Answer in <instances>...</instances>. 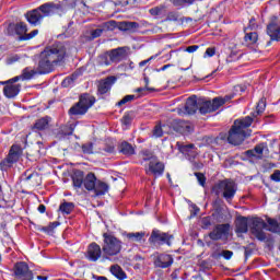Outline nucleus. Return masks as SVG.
Returning <instances> with one entry per match:
<instances>
[{"mask_svg":"<svg viewBox=\"0 0 280 280\" xmlns=\"http://www.w3.org/2000/svg\"><path fill=\"white\" fill-rule=\"evenodd\" d=\"M66 59L67 46H65L62 43L56 42L55 44L45 47L39 54L38 73H51L56 67L63 65Z\"/></svg>","mask_w":280,"mask_h":280,"instance_id":"f257e3e1","label":"nucleus"},{"mask_svg":"<svg viewBox=\"0 0 280 280\" xmlns=\"http://www.w3.org/2000/svg\"><path fill=\"white\" fill-rule=\"evenodd\" d=\"M58 12H65V2H46L36 9L27 11L24 16L30 25L38 27L44 19L54 16Z\"/></svg>","mask_w":280,"mask_h":280,"instance_id":"f03ea898","label":"nucleus"},{"mask_svg":"<svg viewBox=\"0 0 280 280\" xmlns=\"http://www.w3.org/2000/svg\"><path fill=\"white\" fill-rule=\"evenodd\" d=\"M250 126H253V117L250 116L236 119L229 131L228 142L231 145L243 143L244 139L250 137V130H248Z\"/></svg>","mask_w":280,"mask_h":280,"instance_id":"7ed1b4c3","label":"nucleus"},{"mask_svg":"<svg viewBox=\"0 0 280 280\" xmlns=\"http://www.w3.org/2000/svg\"><path fill=\"white\" fill-rule=\"evenodd\" d=\"M124 249V242L110 233L103 234V261H117V256Z\"/></svg>","mask_w":280,"mask_h":280,"instance_id":"20e7f679","label":"nucleus"},{"mask_svg":"<svg viewBox=\"0 0 280 280\" xmlns=\"http://www.w3.org/2000/svg\"><path fill=\"white\" fill-rule=\"evenodd\" d=\"M140 165L144 166V172L148 176H154V178L161 177L163 172H165V164L148 150H143L140 153Z\"/></svg>","mask_w":280,"mask_h":280,"instance_id":"39448f33","label":"nucleus"},{"mask_svg":"<svg viewBox=\"0 0 280 280\" xmlns=\"http://www.w3.org/2000/svg\"><path fill=\"white\" fill-rule=\"evenodd\" d=\"M212 194L222 196L224 200H233L237 194V184L233 179L219 180L213 185Z\"/></svg>","mask_w":280,"mask_h":280,"instance_id":"423d86ee","label":"nucleus"},{"mask_svg":"<svg viewBox=\"0 0 280 280\" xmlns=\"http://www.w3.org/2000/svg\"><path fill=\"white\" fill-rule=\"evenodd\" d=\"M233 96L225 95L224 97L218 96L212 101L199 100V113L200 115H207L209 113H215L220 107L224 106L226 102H231Z\"/></svg>","mask_w":280,"mask_h":280,"instance_id":"0eeeda50","label":"nucleus"},{"mask_svg":"<svg viewBox=\"0 0 280 280\" xmlns=\"http://www.w3.org/2000/svg\"><path fill=\"white\" fill-rule=\"evenodd\" d=\"M248 226L252 235L256 237L259 242H266L268 240V236H266V232L268 231V223L264 221V219L259 217H255L248 220Z\"/></svg>","mask_w":280,"mask_h":280,"instance_id":"6e6552de","label":"nucleus"},{"mask_svg":"<svg viewBox=\"0 0 280 280\" xmlns=\"http://www.w3.org/2000/svg\"><path fill=\"white\" fill-rule=\"evenodd\" d=\"M95 96L91 94H82L79 98V102L69 109V115H86L89 108L95 104Z\"/></svg>","mask_w":280,"mask_h":280,"instance_id":"1a4fd4ad","label":"nucleus"},{"mask_svg":"<svg viewBox=\"0 0 280 280\" xmlns=\"http://www.w3.org/2000/svg\"><path fill=\"white\" fill-rule=\"evenodd\" d=\"M21 147L13 144L9 151L8 156L0 162V167L3 172H8L10 167L18 163L19 159H21Z\"/></svg>","mask_w":280,"mask_h":280,"instance_id":"9d476101","label":"nucleus"},{"mask_svg":"<svg viewBox=\"0 0 280 280\" xmlns=\"http://www.w3.org/2000/svg\"><path fill=\"white\" fill-rule=\"evenodd\" d=\"M172 240H174V236L170 233L153 230L149 237V244H152L153 246H163L165 244L166 246H172Z\"/></svg>","mask_w":280,"mask_h":280,"instance_id":"9b49d317","label":"nucleus"},{"mask_svg":"<svg viewBox=\"0 0 280 280\" xmlns=\"http://www.w3.org/2000/svg\"><path fill=\"white\" fill-rule=\"evenodd\" d=\"M27 32L28 28L25 22L10 23L7 27L8 36H19V40H21V36H25Z\"/></svg>","mask_w":280,"mask_h":280,"instance_id":"f8f14e48","label":"nucleus"},{"mask_svg":"<svg viewBox=\"0 0 280 280\" xmlns=\"http://www.w3.org/2000/svg\"><path fill=\"white\" fill-rule=\"evenodd\" d=\"M177 148L184 156L190 161V163H194L196 160V156H198V149H196V145L194 144H185L183 142H177Z\"/></svg>","mask_w":280,"mask_h":280,"instance_id":"ddd939ff","label":"nucleus"},{"mask_svg":"<svg viewBox=\"0 0 280 280\" xmlns=\"http://www.w3.org/2000/svg\"><path fill=\"white\" fill-rule=\"evenodd\" d=\"M34 75H42L40 72H38V66L37 69H30V68H25L22 71L21 75L14 77L8 81H0V84L5 85L10 82H19V80H32V78H34Z\"/></svg>","mask_w":280,"mask_h":280,"instance_id":"4468645a","label":"nucleus"},{"mask_svg":"<svg viewBox=\"0 0 280 280\" xmlns=\"http://www.w3.org/2000/svg\"><path fill=\"white\" fill-rule=\"evenodd\" d=\"M229 229L231 225L229 224H218L212 232L209 233L210 240L218 242V240H222V237H226L229 235Z\"/></svg>","mask_w":280,"mask_h":280,"instance_id":"2eb2a0df","label":"nucleus"},{"mask_svg":"<svg viewBox=\"0 0 280 280\" xmlns=\"http://www.w3.org/2000/svg\"><path fill=\"white\" fill-rule=\"evenodd\" d=\"M102 247L97 243H91L88 246L85 257L89 261H97L102 257Z\"/></svg>","mask_w":280,"mask_h":280,"instance_id":"dca6fc26","label":"nucleus"},{"mask_svg":"<svg viewBox=\"0 0 280 280\" xmlns=\"http://www.w3.org/2000/svg\"><path fill=\"white\" fill-rule=\"evenodd\" d=\"M174 264V257L170 254H159L154 260L156 268H170Z\"/></svg>","mask_w":280,"mask_h":280,"instance_id":"f3484780","label":"nucleus"},{"mask_svg":"<svg viewBox=\"0 0 280 280\" xmlns=\"http://www.w3.org/2000/svg\"><path fill=\"white\" fill-rule=\"evenodd\" d=\"M115 82H117V78L115 77H107L105 80L100 81L97 88L98 95H106V93L113 89Z\"/></svg>","mask_w":280,"mask_h":280,"instance_id":"a211bd4d","label":"nucleus"},{"mask_svg":"<svg viewBox=\"0 0 280 280\" xmlns=\"http://www.w3.org/2000/svg\"><path fill=\"white\" fill-rule=\"evenodd\" d=\"M7 84L3 88V95H5L9 100H12V97H16L19 93H21V85L14 84V82L4 83Z\"/></svg>","mask_w":280,"mask_h":280,"instance_id":"6ab92c4d","label":"nucleus"},{"mask_svg":"<svg viewBox=\"0 0 280 280\" xmlns=\"http://www.w3.org/2000/svg\"><path fill=\"white\" fill-rule=\"evenodd\" d=\"M264 150H268V145L259 143L253 150H247L245 153L248 159H264Z\"/></svg>","mask_w":280,"mask_h":280,"instance_id":"aec40b11","label":"nucleus"},{"mask_svg":"<svg viewBox=\"0 0 280 280\" xmlns=\"http://www.w3.org/2000/svg\"><path fill=\"white\" fill-rule=\"evenodd\" d=\"M110 60L112 62H121V60H126L128 58V52L126 51V48L119 47L116 49H112L109 51Z\"/></svg>","mask_w":280,"mask_h":280,"instance_id":"412c9836","label":"nucleus"},{"mask_svg":"<svg viewBox=\"0 0 280 280\" xmlns=\"http://www.w3.org/2000/svg\"><path fill=\"white\" fill-rule=\"evenodd\" d=\"M14 275L18 277V279H23L24 277L32 275V271L30 270V266H27L26 262L21 261L15 264Z\"/></svg>","mask_w":280,"mask_h":280,"instance_id":"4be33fe9","label":"nucleus"},{"mask_svg":"<svg viewBox=\"0 0 280 280\" xmlns=\"http://www.w3.org/2000/svg\"><path fill=\"white\" fill-rule=\"evenodd\" d=\"M200 107V100H196V96H190L186 101L185 110L188 115H196Z\"/></svg>","mask_w":280,"mask_h":280,"instance_id":"5701e85b","label":"nucleus"},{"mask_svg":"<svg viewBox=\"0 0 280 280\" xmlns=\"http://www.w3.org/2000/svg\"><path fill=\"white\" fill-rule=\"evenodd\" d=\"M267 34L271 40H280V23L271 22L267 26Z\"/></svg>","mask_w":280,"mask_h":280,"instance_id":"b1692460","label":"nucleus"},{"mask_svg":"<svg viewBox=\"0 0 280 280\" xmlns=\"http://www.w3.org/2000/svg\"><path fill=\"white\" fill-rule=\"evenodd\" d=\"M97 183V177H95V174L89 173L85 178H83V187L88 191H93L95 189V185Z\"/></svg>","mask_w":280,"mask_h":280,"instance_id":"393cba45","label":"nucleus"},{"mask_svg":"<svg viewBox=\"0 0 280 280\" xmlns=\"http://www.w3.org/2000/svg\"><path fill=\"white\" fill-rule=\"evenodd\" d=\"M110 275L115 277L118 280H126L128 279V276L126 275V271L121 268L119 265H113L109 268Z\"/></svg>","mask_w":280,"mask_h":280,"instance_id":"a878e982","label":"nucleus"},{"mask_svg":"<svg viewBox=\"0 0 280 280\" xmlns=\"http://www.w3.org/2000/svg\"><path fill=\"white\" fill-rule=\"evenodd\" d=\"M108 189H110L108 184H106L102 180H96L93 191H94L95 196H106V194H108Z\"/></svg>","mask_w":280,"mask_h":280,"instance_id":"bb28decb","label":"nucleus"},{"mask_svg":"<svg viewBox=\"0 0 280 280\" xmlns=\"http://www.w3.org/2000/svg\"><path fill=\"white\" fill-rule=\"evenodd\" d=\"M248 219L241 217L236 220V233H248Z\"/></svg>","mask_w":280,"mask_h":280,"instance_id":"cd10ccee","label":"nucleus"},{"mask_svg":"<svg viewBox=\"0 0 280 280\" xmlns=\"http://www.w3.org/2000/svg\"><path fill=\"white\" fill-rule=\"evenodd\" d=\"M122 235L128 242H142L143 237H145V232H125Z\"/></svg>","mask_w":280,"mask_h":280,"instance_id":"c85d7f7f","label":"nucleus"},{"mask_svg":"<svg viewBox=\"0 0 280 280\" xmlns=\"http://www.w3.org/2000/svg\"><path fill=\"white\" fill-rule=\"evenodd\" d=\"M259 40V35L257 32H249L246 33L244 36V43L247 47H250V45H257V42Z\"/></svg>","mask_w":280,"mask_h":280,"instance_id":"c756f323","label":"nucleus"},{"mask_svg":"<svg viewBox=\"0 0 280 280\" xmlns=\"http://www.w3.org/2000/svg\"><path fill=\"white\" fill-rule=\"evenodd\" d=\"M120 32H135V30H139V23L137 22H120L118 25Z\"/></svg>","mask_w":280,"mask_h":280,"instance_id":"7c9ffc66","label":"nucleus"},{"mask_svg":"<svg viewBox=\"0 0 280 280\" xmlns=\"http://www.w3.org/2000/svg\"><path fill=\"white\" fill-rule=\"evenodd\" d=\"M119 152H121V154L125 156H132V154H135V147H132V144L128 143L127 141H124L120 143Z\"/></svg>","mask_w":280,"mask_h":280,"instance_id":"2f4dec72","label":"nucleus"},{"mask_svg":"<svg viewBox=\"0 0 280 280\" xmlns=\"http://www.w3.org/2000/svg\"><path fill=\"white\" fill-rule=\"evenodd\" d=\"M151 16H155V19H163L167 14V10L165 5L155 7L149 10Z\"/></svg>","mask_w":280,"mask_h":280,"instance_id":"473e14b6","label":"nucleus"},{"mask_svg":"<svg viewBox=\"0 0 280 280\" xmlns=\"http://www.w3.org/2000/svg\"><path fill=\"white\" fill-rule=\"evenodd\" d=\"M72 185L77 191L78 189H82V185H84V175H82V173L74 174L72 176Z\"/></svg>","mask_w":280,"mask_h":280,"instance_id":"72a5a7b5","label":"nucleus"},{"mask_svg":"<svg viewBox=\"0 0 280 280\" xmlns=\"http://www.w3.org/2000/svg\"><path fill=\"white\" fill-rule=\"evenodd\" d=\"M73 209H75V205H73V202L65 201L59 206V211H61L63 215L71 214V211H73Z\"/></svg>","mask_w":280,"mask_h":280,"instance_id":"f704fd0d","label":"nucleus"},{"mask_svg":"<svg viewBox=\"0 0 280 280\" xmlns=\"http://www.w3.org/2000/svg\"><path fill=\"white\" fill-rule=\"evenodd\" d=\"M36 178H38V174L33 173V172H31V171H26V172H24V173L20 176V180H21L22 183H30V182H32V179H36Z\"/></svg>","mask_w":280,"mask_h":280,"instance_id":"c9c22d12","label":"nucleus"},{"mask_svg":"<svg viewBox=\"0 0 280 280\" xmlns=\"http://www.w3.org/2000/svg\"><path fill=\"white\" fill-rule=\"evenodd\" d=\"M47 126H49V118H40L34 125V130H46Z\"/></svg>","mask_w":280,"mask_h":280,"instance_id":"e433bc0d","label":"nucleus"},{"mask_svg":"<svg viewBox=\"0 0 280 280\" xmlns=\"http://www.w3.org/2000/svg\"><path fill=\"white\" fill-rule=\"evenodd\" d=\"M75 80H78V74H72L70 77H67L61 82V86H63V89H71V86H73L75 84Z\"/></svg>","mask_w":280,"mask_h":280,"instance_id":"4c0bfd02","label":"nucleus"},{"mask_svg":"<svg viewBox=\"0 0 280 280\" xmlns=\"http://www.w3.org/2000/svg\"><path fill=\"white\" fill-rule=\"evenodd\" d=\"M164 132H172V129L167 130V126L165 125H162V126L156 125L153 129V137H156V138L163 137Z\"/></svg>","mask_w":280,"mask_h":280,"instance_id":"58836bf2","label":"nucleus"},{"mask_svg":"<svg viewBox=\"0 0 280 280\" xmlns=\"http://www.w3.org/2000/svg\"><path fill=\"white\" fill-rule=\"evenodd\" d=\"M112 62L113 60H110V51L98 56L100 65H105V67H108V65H110Z\"/></svg>","mask_w":280,"mask_h":280,"instance_id":"ea45409f","label":"nucleus"},{"mask_svg":"<svg viewBox=\"0 0 280 280\" xmlns=\"http://www.w3.org/2000/svg\"><path fill=\"white\" fill-rule=\"evenodd\" d=\"M212 257H214V259H220V257H222L223 259H231V257H233V252L232 250H222V253H214L212 255Z\"/></svg>","mask_w":280,"mask_h":280,"instance_id":"a19ab883","label":"nucleus"},{"mask_svg":"<svg viewBox=\"0 0 280 280\" xmlns=\"http://www.w3.org/2000/svg\"><path fill=\"white\" fill-rule=\"evenodd\" d=\"M38 36V30H34L31 33H24V36L20 37V40H32V38H36Z\"/></svg>","mask_w":280,"mask_h":280,"instance_id":"79ce46f5","label":"nucleus"},{"mask_svg":"<svg viewBox=\"0 0 280 280\" xmlns=\"http://www.w3.org/2000/svg\"><path fill=\"white\" fill-rule=\"evenodd\" d=\"M267 223L269 224V226H271L269 231H271L272 233H277V231H279V222H277V220L269 218L267 219Z\"/></svg>","mask_w":280,"mask_h":280,"instance_id":"37998d69","label":"nucleus"},{"mask_svg":"<svg viewBox=\"0 0 280 280\" xmlns=\"http://www.w3.org/2000/svg\"><path fill=\"white\" fill-rule=\"evenodd\" d=\"M165 21H173L174 23L180 21V14L176 11L170 12Z\"/></svg>","mask_w":280,"mask_h":280,"instance_id":"c03bdc74","label":"nucleus"},{"mask_svg":"<svg viewBox=\"0 0 280 280\" xmlns=\"http://www.w3.org/2000/svg\"><path fill=\"white\" fill-rule=\"evenodd\" d=\"M170 1L176 8H183L185 3H188L189 5H191V3H194L195 0H170Z\"/></svg>","mask_w":280,"mask_h":280,"instance_id":"a18cd8bd","label":"nucleus"},{"mask_svg":"<svg viewBox=\"0 0 280 280\" xmlns=\"http://www.w3.org/2000/svg\"><path fill=\"white\" fill-rule=\"evenodd\" d=\"M132 100H137V96L132 94L126 95L122 100L116 103V106H124V104H128V102H132Z\"/></svg>","mask_w":280,"mask_h":280,"instance_id":"49530a36","label":"nucleus"},{"mask_svg":"<svg viewBox=\"0 0 280 280\" xmlns=\"http://www.w3.org/2000/svg\"><path fill=\"white\" fill-rule=\"evenodd\" d=\"M264 110H266V98H261L256 106L257 115H261Z\"/></svg>","mask_w":280,"mask_h":280,"instance_id":"de8ad7c7","label":"nucleus"},{"mask_svg":"<svg viewBox=\"0 0 280 280\" xmlns=\"http://www.w3.org/2000/svg\"><path fill=\"white\" fill-rule=\"evenodd\" d=\"M82 152L83 154H93V143L88 142L82 145Z\"/></svg>","mask_w":280,"mask_h":280,"instance_id":"09e8293b","label":"nucleus"},{"mask_svg":"<svg viewBox=\"0 0 280 280\" xmlns=\"http://www.w3.org/2000/svg\"><path fill=\"white\" fill-rule=\"evenodd\" d=\"M195 176L201 187H205V185H207V177H205V174L195 173Z\"/></svg>","mask_w":280,"mask_h":280,"instance_id":"8fccbe9b","label":"nucleus"},{"mask_svg":"<svg viewBox=\"0 0 280 280\" xmlns=\"http://www.w3.org/2000/svg\"><path fill=\"white\" fill-rule=\"evenodd\" d=\"M115 153V145L107 144L105 148L101 149V154H114Z\"/></svg>","mask_w":280,"mask_h":280,"instance_id":"3c124183","label":"nucleus"},{"mask_svg":"<svg viewBox=\"0 0 280 280\" xmlns=\"http://www.w3.org/2000/svg\"><path fill=\"white\" fill-rule=\"evenodd\" d=\"M21 60V56L18 54L11 55L7 58V65H14V62H19Z\"/></svg>","mask_w":280,"mask_h":280,"instance_id":"603ef678","label":"nucleus"},{"mask_svg":"<svg viewBox=\"0 0 280 280\" xmlns=\"http://www.w3.org/2000/svg\"><path fill=\"white\" fill-rule=\"evenodd\" d=\"M103 27L105 30H108L109 32H113V30H115V27H117V22L116 21H108V22H105L103 24Z\"/></svg>","mask_w":280,"mask_h":280,"instance_id":"864d4df0","label":"nucleus"},{"mask_svg":"<svg viewBox=\"0 0 280 280\" xmlns=\"http://www.w3.org/2000/svg\"><path fill=\"white\" fill-rule=\"evenodd\" d=\"M102 34H104V28H96V30L91 31L92 40H94V38H100V36H102Z\"/></svg>","mask_w":280,"mask_h":280,"instance_id":"5fc2aeb1","label":"nucleus"},{"mask_svg":"<svg viewBox=\"0 0 280 280\" xmlns=\"http://www.w3.org/2000/svg\"><path fill=\"white\" fill-rule=\"evenodd\" d=\"M209 226H211V217H203L201 219V228L209 229Z\"/></svg>","mask_w":280,"mask_h":280,"instance_id":"6e6d98bb","label":"nucleus"},{"mask_svg":"<svg viewBox=\"0 0 280 280\" xmlns=\"http://www.w3.org/2000/svg\"><path fill=\"white\" fill-rule=\"evenodd\" d=\"M145 91H150V93H154V88H148V86H145V88H138L137 90H136V93H141V95H145Z\"/></svg>","mask_w":280,"mask_h":280,"instance_id":"4d7b16f0","label":"nucleus"},{"mask_svg":"<svg viewBox=\"0 0 280 280\" xmlns=\"http://www.w3.org/2000/svg\"><path fill=\"white\" fill-rule=\"evenodd\" d=\"M213 58L215 56V48H207L203 58Z\"/></svg>","mask_w":280,"mask_h":280,"instance_id":"13d9d810","label":"nucleus"},{"mask_svg":"<svg viewBox=\"0 0 280 280\" xmlns=\"http://www.w3.org/2000/svg\"><path fill=\"white\" fill-rule=\"evenodd\" d=\"M271 180H273L275 183H280V171L276 170L273 172V174H271L270 176Z\"/></svg>","mask_w":280,"mask_h":280,"instance_id":"bf43d9fd","label":"nucleus"},{"mask_svg":"<svg viewBox=\"0 0 280 280\" xmlns=\"http://www.w3.org/2000/svg\"><path fill=\"white\" fill-rule=\"evenodd\" d=\"M173 130H175V132H184L183 130V122L179 121H174V127Z\"/></svg>","mask_w":280,"mask_h":280,"instance_id":"052dcab7","label":"nucleus"},{"mask_svg":"<svg viewBox=\"0 0 280 280\" xmlns=\"http://www.w3.org/2000/svg\"><path fill=\"white\" fill-rule=\"evenodd\" d=\"M122 124L124 126H130V124H132V117H130V115H125L122 117Z\"/></svg>","mask_w":280,"mask_h":280,"instance_id":"680f3d73","label":"nucleus"},{"mask_svg":"<svg viewBox=\"0 0 280 280\" xmlns=\"http://www.w3.org/2000/svg\"><path fill=\"white\" fill-rule=\"evenodd\" d=\"M199 47H200V46H198V45L188 46V47L186 48V51H187L188 54H194L195 51H198Z\"/></svg>","mask_w":280,"mask_h":280,"instance_id":"e2e57ef3","label":"nucleus"},{"mask_svg":"<svg viewBox=\"0 0 280 280\" xmlns=\"http://www.w3.org/2000/svg\"><path fill=\"white\" fill-rule=\"evenodd\" d=\"M192 166L195 167V170H202V167H205V164H202V162H195L192 160Z\"/></svg>","mask_w":280,"mask_h":280,"instance_id":"0e129e2a","label":"nucleus"},{"mask_svg":"<svg viewBox=\"0 0 280 280\" xmlns=\"http://www.w3.org/2000/svg\"><path fill=\"white\" fill-rule=\"evenodd\" d=\"M58 226H60L59 222H51V223H49L47 229H48V231H54V229H57Z\"/></svg>","mask_w":280,"mask_h":280,"instance_id":"69168bd1","label":"nucleus"},{"mask_svg":"<svg viewBox=\"0 0 280 280\" xmlns=\"http://www.w3.org/2000/svg\"><path fill=\"white\" fill-rule=\"evenodd\" d=\"M151 32L152 34H159L160 32H163V28H161V26H153Z\"/></svg>","mask_w":280,"mask_h":280,"instance_id":"338daca9","label":"nucleus"},{"mask_svg":"<svg viewBox=\"0 0 280 280\" xmlns=\"http://www.w3.org/2000/svg\"><path fill=\"white\" fill-rule=\"evenodd\" d=\"M37 211H39V213H45V211H47V207H45V205H39Z\"/></svg>","mask_w":280,"mask_h":280,"instance_id":"774afa93","label":"nucleus"}]
</instances>
